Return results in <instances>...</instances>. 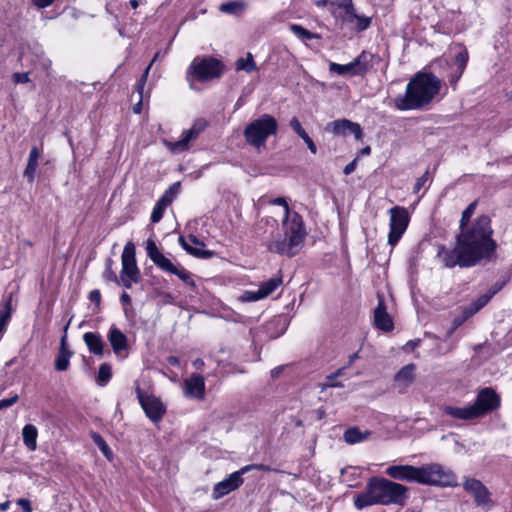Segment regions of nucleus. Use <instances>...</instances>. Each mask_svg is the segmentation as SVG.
<instances>
[{
	"label": "nucleus",
	"instance_id": "1",
	"mask_svg": "<svg viewBox=\"0 0 512 512\" xmlns=\"http://www.w3.org/2000/svg\"><path fill=\"white\" fill-rule=\"evenodd\" d=\"M492 235L490 218L487 215H481L469 227L460 229L453 249L447 250L441 246L437 256L447 268L457 265L462 268L473 267L480 261L490 260L494 256L497 243Z\"/></svg>",
	"mask_w": 512,
	"mask_h": 512
},
{
	"label": "nucleus",
	"instance_id": "2",
	"mask_svg": "<svg viewBox=\"0 0 512 512\" xmlns=\"http://www.w3.org/2000/svg\"><path fill=\"white\" fill-rule=\"evenodd\" d=\"M409 488L384 477H371L365 489L354 496L353 503L358 510L373 505H396L403 507L409 499Z\"/></svg>",
	"mask_w": 512,
	"mask_h": 512
},
{
	"label": "nucleus",
	"instance_id": "3",
	"mask_svg": "<svg viewBox=\"0 0 512 512\" xmlns=\"http://www.w3.org/2000/svg\"><path fill=\"white\" fill-rule=\"evenodd\" d=\"M441 80L431 72L416 73L406 85L405 93L394 99L400 111L420 110L428 106L439 93Z\"/></svg>",
	"mask_w": 512,
	"mask_h": 512
},
{
	"label": "nucleus",
	"instance_id": "4",
	"mask_svg": "<svg viewBox=\"0 0 512 512\" xmlns=\"http://www.w3.org/2000/svg\"><path fill=\"white\" fill-rule=\"evenodd\" d=\"M282 226L284 234H279L272 239L267 244V248L270 252L293 257L302 249L306 237L302 216L297 212H293L292 221L282 223Z\"/></svg>",
	"mask_w": 512,
	"mask_h": 512
},
{
	"label": "nucleus",
	"instance_id": "5",
	"mask_svg": "<svg viewBox=\"0 0 512 512\" xmlns=\"http://www.w3.org/2000/svg\"><path fill=\"white\" fill-rule=\"evenodd\" d=\"M277 131V120L270 114H262L259 118L247 124L243 131V136L247 144L260 149L265 147L267 139L270 136L276 135Z\"/></svg>",
	"mask_w": 512,
	"mask_h": 512
},
{
	"label": "nucleus",
	"instance_id": "6",
	"mask_svg": "<svg viewBox=\"0 0 512 512\" xmlns=\"http://www.w3.org/2000/svg\"><path fill=\"white\" fill-rule=\"evenodd\" d=\"M224 71L223 63L213 57H197L189 65L186 73V79L190 82V88H193L192 80L206 82L220 78Z\"/></svg>",
	"mask_w": 512,
	"mask_h": 512
},
{
	"label": "nucleus",
	"instance_id": "7",
	"mask_svg": "<svg viewBox=\"0 0 512 512\" xmlns=\"http://www.w3.org/2000/svg\"><path fill=\"white\" fill-rule=\"evenodd\" d=\"M146 252L150 260L163 272L177 276L180 280L191 287H195L193 275L185 269L180 263H173L158 249L156 243L152 239H148L146 243Z\"/></svg>",
	"mask_w": 512,
	"mask_h": 512
},
{
	"label": "nucleus",
	"instance_id": "8",
	"mask_svg": "<svg viewBox=\"0 0 512 512\" xmlns=\"http://www.w3.org/2000/svg\"><path fill=\"white\" fill-rule=\"evenodd\" d=\"M146 252L150 260L163 272L177 276L180 280L191 287H195L193 275L185 269L180 263H173L158 249L156 243L152 239H148L146 243Z\"/></svg>",
	"mask_w": 512,
	"mask_h": 512
},
{
	"label": "nucleus",
	"instance_id": "9",
	"mask_svg": "<svg viewBox=\"0 0 512 512\" xmlns=\"http://www.w3.org/2000/svg\"><path fill=\"white\" fill-rule=\"evenodd\" d=\"M418 472L419 484L441 487L457 486L455 474L438 463L422 465L418 467Z\"/></svg>",
	"mask_w": 512,
	"mask_h": 512
},
{
	"label": "nucleus",
	"instance_id": "10",
	"mask_svg": "<svg viewBox=\"0 0 512 512\" xmlns=\"http://www.w3.org/2000/svg\"><path fill=\"white\" fill-rule=\"evenodd\" d=\"M375 54L362 51L352 62L342 65L329 62V71L341 76H364L374 65Z\"/></svg>",
	"mask_w": 512,
	"mask_h": 512
},
{
	"label": "nucleus",
	"instance_id": "11",
	"mask_svg": "<svg viewBox=\"0 0 512 512\" xmlns=\"http://www.w3.org/2000/svg\"><path fill=\"white\" fill-rule=\"evenodd\" d=\"M252 469L269 470V468L263 464H251L231 473L227 478L214 485L212 493L213 499L218 500L238 489L243 484L242 476Z\"/></svg>",
	"mask_w": 512,
	"mask_h": 512
},
{
	"label": "nucleus",
	"instance_id": "12",
	"mask_svg": "<svg viewBox=\"0 0 512 512\" xmlns=\"http://www.w3.org/2000/svg\"><path fill=\"white\" fill-rule=\"evenodd\" d=\"M390 223H389V234L388 244L395 246L404 232L406 231L409 224V214L406 208L402 206H394L389 210Z\"/></svg>",
	"mask_w": 512,
	"mask_h": 512
},
{
	"label": "nucleus",
	"instance_id": "13",
	"mask_svg": "<svg viewBox=\"0 0 512 512\" xmlns=\"http://www.w3.org/2000/svg\"><path fill=\"white\" fill-rule=\"evenodd\" d=\"M500 404L501 399L496 391L491 387H486L478 392L472 407L476 409V417L480 418L498 409Z\"/></svg>",
	"mask_w": 512,
	"mask_h": 512
},
{
	"label": "nucleus",
	"instance_id": "14",
	"mask_svg": "<svg viewBox=\"0 0 512 512\" xmlns=\"http://www.w3.org/2000/svg\"><path fill=\"white\" fill-rule=\"evenodd\" d=\"M207 127V122L204 119H197L188 130H184L180 140L171 142L168 140L164 141L165 146L173 153H180L186 151L189 148V143L198 138V136Z\"/></svg>",
	"mask_w": 512,
	"mask_h": 512
},
{
	"label": "nucleus",
	"instance_id": "15",
	"mask_svg": "<svg viewBox=\"0 0 512 512\" xmlns=\"http://www.w3.org/2000/svg\"><path fill=\"white\" fill-rule=\"evenodd\" d=\"M136 394L146 416L152 422L160 421L166 411L161 400L153 395L144 394L139 387L136 388Z\"/></svg>",
	"mask_w": 512,
	"mask_h": 512
},
{
	"label": "nucleus",
	"instance_id": "16",
	"mask_svg": "<svg viewBox=\"0 0 512 512\" xmlns=\"http://www.w3.org/2000/svg\"><path fill=\"white\" fill-rule=\"evenodd\" d=\"M136 249L132 242L126 243L121 256L122 269L120 276L130 277L134 283L140 282L141 274L136 263Z\"/></svg>",
	"mask_w": 512,
	"mask_h": 512
},
{
	"label": "nucleus",
	"instance_id": "17",
	"mask_svg": "<svg viewBox=\"0 0 512 512\" xmlns=\"http://www.w3.org/2000/svg\"><path fill=\"white\" fill-rule=\"evenodd\" d=\"M183 393L186 398L203 400L205 398V379L199 374H192L184 380Z\"/></svg>",
	"mask_w": 512,
	"mask_h": 512
},
{
	"label": "nucleus",
	"instance_id": "18",
	"mask_svg": "<svg viewBox=\"0 0 512 512\" xmlns=\"http://www.w3.org/2000/svg\"><path fill=\"white\" fill-rule=\"evenodd\" d=\"M386 474L395 480L419 483L418 467L412 465H391L386 469Z\"/></svg>",
	"mask_w": 512,
	"mask_h": 512
},
{
	"label": "nucleus",
	"instance_id": "19",
	"mask_svg": "<svg viewBox=\"0 0 512 512\" xmlns=\"http://www.w3.org/2000/svg\"><path fill=\"white\" fill-rule=\"evenodd\" d=\"M107 339L117 356H126L128 354V338L118 327L115 325L110 327Z\"/></svg>",
	"mask_w": 512,
	"mask_h": 512
},
{
	"label": "nucleus",
	"instance_id": "20",
	"mask_svg": "<svg viewBox=\"0 0 512 512\" xmlns=\"http://www.w3.org/2000/svg\"><path fill=\"white\" fill-rule=\"evenodd\" d=\"M22 61V66H25L24 62H29L31 65L35 67H39L41 70L49 73L51 69L52 62L51 60L45 56L44 52L40 49L36 51H24L20 57Z\"/></svg>",
	"mask_w": 512,
	"mask_h": 512
},
{
	"label": "nucleus",
	"instance_id": "21",
	"mask_svg": "<svg viewBox=\"0 0 512 512\" xmlns=\"http://www.w3.org/2000/svg\"><path fill=\"white\" fill-rule=\"evenodd\" d=\"M375 326L385 332H389L394 328L393 320L387 313V308L382 297H379L378 305L374 310Z\"/></svg>",
	"mask_w": 512,
	"mask_h": 512
},
{
	"label": "nucleus",
	"instance_id": "22",
	"mask_svg": "<svg viewBox=\"0 0 512 512\" xmlns=\"http://www.w3.org/2000/svg\"><path fill=\"white\" fill-rule=\"evenodd\" d=\"M83 341L90 353L96 356H102L104 354L105 344L100 334L95 332H86L83 335Z\"/></svg>",
	"mask_w": 512,
	"mask_h": 512
},
{
	"label": "nucleus",
	"instance_id": "23",
	"mask_svg": "<svg viewBox=\"0 0 512 512\" xmlns=\"http://www.w3.org/2000/svg\"><path fill=\"white\" fill-rule=\"evenodd\" d=\"M476 409H473L472 405L466 407H456L447 405L443 408L446 415L459 419V420H472L476 419Z\"/></svg>",
	"mask_w": 512,
	"mask_h": 512
},
{
	"label": "nucleus",
	"instance_id": "24",
	"mask_svg": "<svg viewBox=\"0 0 512 512\" xmlns=\"http://www.w3.org/2000/svg\"><path fill=\"white\" fill-rule=\"evenodd\" d=\"M40 157V150L37 146H32L26 168L24 170V177L29 183H33L36 177V171L38 167V160Z\"/></svg>",
	"mask_w": 512,
	"mask_h": 512
},
{
	"label": "nucleus",
	"instance_id": "25",
	"mask_svg": "<svg viewBox=\"0 0 512 512\" xmlns=\"http://www.w3.org/2000/svg\"><path fill=\"white\" fill-rule=\"evenodd\" d=\"M371 435V431H361L359 427L354 426L345 430L343 439L346 443L353 445L365 441Z\"/></svg>",
	"mask_w": 512,
	"mask_h": 512
},
{
	"label": "nucleus",
	"instance_id": "26",
	"mask_svg": "<svg viewBox=\"0 0 512 512\" xmlns=\"http://www.w3.org/2000/svg\"><path fill=\"white\" fill-rule=\"evenodd\" d=\"M37 428L32 424H27L22 429V437L25 446L29 451L36 450L37 447Z\"/></svg>",
	"mask_w": 512,
	"mask_h": 512
},
{
	"label": "nucleus",
	"instance_id": "27",
	"mask_svg": "<svg viewBox=\"0 0 512 512\" xmlns=\"http://www.w3.org/2000/svg\"><path fill=\"white\" fill-rule=\"evenodd\" d=\"M492 298L490 295L486 292L482 295H480L477 299H475L473 302L470 303L468 307H466L463 311L465 318H468L478 311H480L485 305L488 304V302Z\"/></svg>",
	"mask_w": 512,
	"mask_h": 512
},
{
	"label": "nucleus",
	"instance_id": "28",
	"mask_svg": "<svg viewBox=\"0 0 512 512\" xmlns=\"http://www.w3.org/2000/svg\"><path fill=\"white\" fill-rule=\"evenodd\" d=\"M414 370V364L405 365L395 375V381L401 383L404 387H407L414 380Z\"/></svg>",
	"mask_w": 512,
	"mask_h": 512
},
{
	"label": "nucleus",
	"instance_id": "29",
	"mask_svg": "<svg viewBox=\"0 0 512 512\" xmlns=\"http://www.w3.org/2000/svg\"><path fill=\"white\" fill-rule=\"evenodd\" d=\"M149 72H150V66H147L146 69L144 70L142 76L140 77V79L136 83L135 90L139 94V101L133 107V112L136 113V114H139L142 111L143 90H144V86L146 84Z\"/></svg>",
	"mask_w": 512,
	"mask_h": 512
},
{
	"label": "nucleus",
	"instance_id": "30",
	"mask_svg": "<svg viewBox=\"0 0 512 512\" xmlns=\"http://www.w3.org/2000/svg\"><path fill=\"white\" fill-rule=\"evenodd\" d=\"M282 276L280 273L272 278H270L267 281H264L260 287V296H263L264 298L268 295L272 294L281 284H282Z\"/></svg>",
	"mask_w": 512,
	"mask_h": 512
},
{
	"label": "nucleus",
	"instance_id": "31",
	"mask_svg": "<svg viewBox=\"0 0 512 512\" xmlns=\"http://www.w3.org/2000/svg\"><path fill=\"white\" fill-rule=\"evenodd\" d=\"M245 8L246 4L242 1H228L222 3L219 10L222 13L239 16L244 12Z\"/></svg>",
	"mask_w": 512,
	"mask_h": 512
},
{
	"label": "nucleus",
	"instance_id": "32",
	"mask_svg": "<svg viewBox=\"0 0 512 512\" xmlns=\"http://www.w3.org/2000/svg\"><path fill=\"white\" fill-rule=\"evenodd\" d=\"M472 496L477 506L486 510L491 507L492 501L490 498V492L485 486H483L482 489L478 490V492L474 493Z\"/></svg>",
	"mask_w": 512,
	"mask_h": 512
},
{
	"label": "nucleus",
	"instance_id": "33",
	"mask_svg": "<svg viewBox=\"0 0 512 512\" xmlns=\"http://www.w3.org/2000/svg\"><path fill=\"white\" fill-rule=\"evenodd\" d=\"M289 29L295 36H297L302 41H309L312 39L320 38L318 34L313 33L298 24H291Z\"/></svg>",
	"mask_w": 512,
	"mask_h": 512
},
{
	"label": "nucleus",
	"instance_id": "34",
	"mask_svg": "<svg viewBox=\"0 0 512 512\" xmlns=\"http://www.w3.org/2000/svg\"><path fill=\"white\" fill-rule=\"evenodd\" d=\"M235 65L237 70H243L247 73H251L257 69L253 55L251 53H247L246 58H239Z\"/></svg>",
	"mask_w": 512,
	"mask_h": 512
},
{
	"label": "nucleus",
	"instance_id": "35",
	"mask_svg": "<svg viewBox=\"0 0 512 512\" xmlns=\"http://www.w3.org/2000/svg\"><path fill=\"white\" fill-rule=\"evenodd\" d=\"M91 439L93 440V442L95 443V445L100 449V451L102 452V454L108 459L110 460L113 456V453L109 447V445L106 443V441L103 439V437L96 433V432H92L91 433Z\"/></svg>",
	"mask_w": 512,
	"mask_h": 512
},
{
	"label": "nucleus",
	"instance_id": "36",
	"mask_svg": "<svg viewBox=\"0 0 512 512\" xmlns=\"http://www.w3.org/2000/svg\"><path fill=\"white\" fill-rule=\"evenodd\" d=\"M338 7L341 8L344 12V21L352 23L354 22L355 18H358V14L355 12L352 0H342Z\"/></svg>",
	"mask_w": 512,
	"mask_h": 512
},
{
	"label": "nucleus",
	"instance_id": "37",
	"mask_svg": "<svg viewBox=\"0 0 512 512\" xmlns=\"http://www.w3.org/2000/svg\"><path fill=\"white\" fill-rule=\"evenodd\" d=\"M350 122L351 121L347 119L336 120L329 123L327 129L331 128V131L336 135H347L350 128Z\"/></svg>",
	"mask_w": 512,
	"mask_h": 512
},
{
	"label": "nucleus",
	"instance_id": "38",
	"mask_svg": "<svg viewBox=\"0 0 512 512\" xmlns=\"http://www.w3.org/2000/svg\"><path fill=\"white\" fill-rule=\"evenodd\" d=\"M260 201H262V199ZM263 203H269L272 205L283 206L285 215H284V219H283L282 223H289L290 221H292L293 212L292 213L290 212V208H289L288 203L284 197H277V198H274V199H271L268 201L263 200Z\"/></svg>",
	"mask_w": 512,
	"mask_h": 512
},
{
	"label": "nucleus",
	"instance_id": "39",
	"mask_svg": "<svg viewBox=\"0 0 512 512\" xmlns=\"http://www.w3.org/2000/svg\"><path fill=\"white\" fill-rule=\"evenodd\" d=\"M166 207H167V200H166V198H160L157 201V203L154 206L153 211L151 213V218L150 219H151L152 223H157V222H159L162 219Z\"/></svg>",
	"mask_w": 512,
	"mask_h": 512
},
{
	"label": "nucleus",
	"instance_id": "40",
	"mask_svg": "<svg viewBox=\"0 0 512 512\" xmlns=\"http://www.w3.org/2000/svg\"><path fill=\"white\" fill-rule=\"evenodd\" d=\"M12 294H9L7 298L4 300V311L0 312V332H2L6 322L10 318L12 311Z\"/></svg>",
	"mask_w": 512,
	"mask_h": 512
},
{
	"label": "nucleus",
	"instance_id": "41",
	"mask_svg": "<svg viewBox=\"0 0 512 512\" xmlns=\"http://www.w3.org/2000/svg\"><path fill=\"white\" fill-rule=\"evenodd\" d=\"M73 353H59L55 359L54 367L57 371H66L69 368L70 358Z\"/></svg>",
	"mask_w": 512,
	"mask_h": 512
},
{
	"label": "nucleus",
	"instance_id": "42",
	"mask_svg": "<svg viewBox=\"0 0 512 512\" xmlns=\"http://www.w3.org/2000/svg\"><path fill=\"white\" fill-rule=\"evenodd\" d=\"M476 206H477V202L474 201V202L470 203L466 207V209L462 212L461 219H460V225H459L460 229L470 226L469 220H470L471 216L473 215V213L476 209Z\"/></svg>",
	"mask_w": 512,
	"mask_h": 512
},
{
	"label": "nucleus",
	"instance_id": "43",
	"mask_svg": "<svg viewBox=\"0 0 512 512\" xmlns=\"http://www.w3.org/2000/svg\"><path fill=\"white\" fill-rule=\"evenodd\" d=\"M112 377L111 366L107 363H103L99 366L98 371V382L100 385L107 384Z\"/></svg>",
	"mask_w": 512,
	"mask_h": 512
},
{
	"label": "nucleus",
	"instance_id": "44",
	"mask_svg": "<svg viewBox=\"0 0 512 512\" xmlns=\"http://www.w3.org/2000/svg\"><path fill=\"white\" fill-rule=\"evenodd\" d=\"M188 253L196 258L200 259H210L215 255L214 251L206 250L202 246H192L191 249H188Z\"/></svg>",
	"mask_w": 512,
	"mask_h": 512
},
{
	"label": "nucleus",
	"instance_id": "45",
	"mask_svg": "<svg viewBox=\"0 0 512 512\" xmlns=\"http://www.w3.org/2000/svg\"><path fill=\"white\" fill-rule=\"evenodd\" d=\"M483 486V483L475 478H465V481L463 482V488L471 495L478 492V490L482 489Z\"/></svg>",
	"mask_w": 512,
	"mask_h": 512
},
{
	"label": "nucleus",
	"instance_id": "46",
	"mask_svg": "<svg viewBox=\"0 0 512 512\" xmlns=\"http://www.w3.org/2000/svg\"><path fill=\"white\" fill-rule=\"evenodd\" d=\"M483 486V483L475 478H465V481L463 482V488L471 495L478 492V490L482 489Z\"/></svg>",
	"mask_w": 512,
	"mask_h": 512
},
{
	"label": "nucleus",
	"instance_id": "47",
	"mask_svg": "<svg viewBox=\"0 0 512 512\" xmlns=\"http://www.w3.org/2000/svg\"><path fill=\"white\" fill-rule=\"evenodd\" d=\"M114 261L111 258L106 260V267L103 273V278L108 282H115L119 284V278L117 277L115 271L112 269Z\"/></svg>",
	"mask_w": 512,
	"mask_h": 512
},
{
	"label": "nucleus",
	"instance_id": "48",
	"mask_svg": "<svg viewBox=\"0 0 512 512\" xmlns=\"http://www.w3.org/2000/svg\"><path fill=\"white\" fill-rule=\"evenodd\" d=\"M180 191V182L173 183L160 198H166L167 206L171 204L173 199Z\"/></svg>",
	"mask_w": 512,
	"mask_h": 512
},
{
	"label": "nucleus",
	"instance_id": "49",
	"mask_svg": "<svg viewBox=\"0 0 512 512\" xmlns=\"http://www.w3.org/2000/svg\"><path fill=\"white\" fill-rule=\"evenodd\" d=\"M371 17H367L364 15H358V18H355L354 21H356V30L359 32H362L366 29H368L371 25Z\"/></svg>",
	"mask_w": 512,
	"mask_h": 512
},
{
	"label": "nucleus",
	"instance_id": "50",
	"mask_svg": "<svg viewBox=\"0 0 512 512\" xmlns=\"http://www.w3.org/2000/svg\"><path fill=\"white\" fill-rule=\"evenodd\" d=\"M468 62V52L463 50L455 56V65L457 69L465 71Z\"/></svg>",
	"mask_w": 512,
	"mask_h": 512
},
{
	"label": "nucleus",
	"instance_id": "51",
	"mask_svg": "<svg viewBox=\"0 0 512 512\" xmlns=\"http://www.w3.org/2000/svg\"><path fill=\"white\" fill-rule=\"evenodd\" d=\"M70 322H71V319L68 321V323L64 326V335L62 336L61 340H60V347H59V353H73L69 348H68V343H67V330L69 328V325H70Z\"/></svg>",
	"mask_w": 512,
	"mask_h": 512
},
{
	"label": "nucleus",
	"instance_id": "52",
	"mask_svg": "<svg viewBox=\"0 0 512 512\" xmlns=\"http://www.w3.org/2000/svg\"><path fill=\"white\" fill-rule=\"evenodd\" d=\"M464 71L463 70H460V69H457L455 68L451 74L449 75V83H450V86L452 87L453 90H456L457 88V82L459 81V79L462 77Z\"/></svg>",
	"mask_w": 512,
	"mask_h": 512
},
{
	"label": "nucleus",
	"instance_id": "53",
	"mask_svg": "<svg viewBox=\"0 0 512 512\" xmlns=\"http://www.w3.org/2000/svg\"><path fill=\"white\" fill-rule=\"evenodd\" d=\"M263 298H264L263 296H260L259 289L257 291H245L243 293V295L241 296V299L243 301H248V302L257 301V300H260Z\"/></svg>",
	"mask_w": 512,
	"mask_h": 512
},
{
	"label": "nucleus",
	"instance_id": "54",
	"mask_svg": "<svg viewBox=\"0 0 512 512\" xmlns=\"http://www.w3.org/2000/svg\"><path fill=\"white\" fill-rule=\"evenodd\" d=\"M290 127L293 129V131L301 138L302 135L307 134L306 131L303 129L301 123L296 117H293L290 120L289 123Z\"/></svg>",
	"mask_w": 512,
	"mask_h": 512
},
{
	"label": "nucleus",
	"instance_id": "55",
	"mask_svg": "<svg viewBox=\"0 0 512 512\" xmlns=\"http://www.w3.org/2000/svg\"><path fill=\"white\" fill-rule=\"evenodd\" d=\"M29 74H30L29 71L24 72V73H19V72L14 73L12 75L13 82L15 84H25V83H28V82H30Z\"/></svg>",
	"mask_w": 512,
	"mask_h": 512
},
{
	"label": "nucleus",
	"instance_id": "56",
	"mask_svg": "<svg viewBox=\"0 0 512 512\" xmlns=\"http://www.w3.org/2000/svg\"><path fill=\"white\" fill-rule=\"evenodd\" d=\"M349 127L348 134H353L357 140H360L363 136L360 125L351 121Z\"/></svg>",
	"mask_w": 512,
	"mask_h": 512
},
{
	"label": "nucleus",
	"instance_id": "57",
	"mask_svg": "<svg viewBox=\"0 0 512 512\" xmlns=\"http://www.w3.org/2000/svg\"><path fill=\"white\" fill-rule=\"evenodd\" d=\"M428 179H429V171L427 170L421 177H419L416 180V183H415L414 188H413V192L414 193H418L420 191V189L428 181Z\"/></svg>",
	"mask_w": 512,
	"mask_h": 512
},
{
	"label": "nucleus",
	"instance_id": "58",
	"mask_svg": "<svg viewBox=\"0 0 512 512\" xmlns=\"http://www.w3.org/2000/svg\"><path fill=\"white\" fill-rule=\"evenodd\" d=\"M19 397L17 394L12 395L9 398H4L0 400V410L6 409L12 405H14L18 401Z\"/></svg>",
	"mask_w": 512,
	"mask_h": 512
},
{
	"label": "nucleus",
	"instance_id": "59",
	"mask_svg": "<svg viewBox=\"0 0 512 512\" xmlns=\"http://www.w3.org/2000/svg\"><path fill=\"white\" fill-rule=\"evenodd\" d=\"M506 284V281H497L492 285V287L487 291V293L492 298L495 294H497Z\"/></svg>",
	"mask_w": 512,
	"mask_h": 512
},
{
	"label": "nucleus",
	"instance_id": "60",
	"mask_svg": "<svg viewBox=\"0 0 512 512\" xmlns=\"http://www.w3.org/2000/svg\"><path fill=\"white\" fill-rule=\"evenodd\" d=\"M301 139H303V141L306 143L308 149L310 150V152L312 154L317 153V147H316L315 143L313 142V140L309 137L308 134L302 135Z\"/></svg>",
	"mask_w": 512,
	"mask_h": 512
},
{
	"label": "nucleus",
	"instance_id": "61",
	"mask_svg": "<svg viewBox=\"0 0 512 512\" xmlns=\"http://www.w3.org/2000/svg\"><path fill=\"white\" fill-rule=\"evenodd\" d=\"M88 298H89V300H90L92 303H94V304H96L97 306H99V305H100V302H101V293H100V291H99V290L94 289V290H92V291L89 293V297H88Z\"/></svg>",
	"mask_w": 512,
	"mask_h": 512
},
{
	"label": "nucleus",
	"instance_id": "62",
	"mask_svg": "<svg viewBox=\"0 0 512 512\" xmlns=\"http://www.w3.org/2000/svg\"><path fill=\"white\" fill-rule=\"evenodd\" d=\"M17 504L21 506L24 512H32L31 503L28 499L25 498H19L17 500Z\"/></svg>",
	"mask_w": 512,
	"mask_h": 512
},
{
	"label": "nucleus",
	"instance_id": "63",
	"mask_svg": "<svg viewBox=\"0 0 512 512\" xmlns=\"http://www.w3.org/2000/svg\"><path fill=\"white\" fill-rule=\"evenodd\" d=\"M356 162H357V159H354L353 161H351L350 163H348L344 169H343V173L345 175H350L351 173L354 172L355 168H356Z\"/></svg>",
	"mask_w": 512,
	"mask_h": 512
},
{
	"label": "nucleus",
	"instance_id": "64",
	"mask_svg": "<svg viewBox=\"0 0 512 512\" xmlns=\"http://www.w3.org/2000/svg\"><path fill=\"white\" fill-rule=\"evenodd\" d=\"M119 283H122V285L125 288L130 289L132 287V283H134V281L128 276H120Z\"/></svg>",
	"mask_w": 512,
	"mask_h": 512
}]
</instances>
